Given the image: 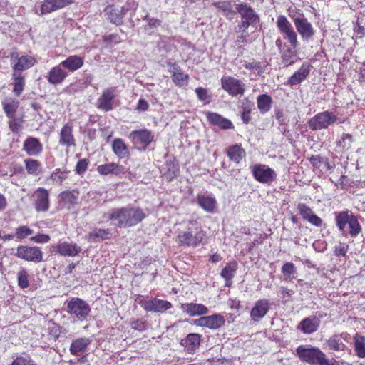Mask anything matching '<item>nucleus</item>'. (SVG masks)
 Here are the masks:
<instances>
[{
    "instance_id": "53",
    "label": "nucleus",
    "mask_w": 365,
    "mask_h": 365,
    "mask_svg": "<svg viewBox=\"0 0 365 365\" xmlns=\"http://www.w3.org/2000/svg\"><path fill=\"white\" fill-rule=\"evenodd\" d=\"M297 31L304 38H309L313 35V29L312 24H296Z\"/></svg>"
},
{
    "instance_id": "52",
    "label": "nucleus",
    "mask_w": 365,
    "mask_h": 365,
    "mask_svg": "<svg viewBox=\"0 0 365 365\" xmlns=\"http://www.w3.org/2000/svg\"><path fill=\"white\" fill-rule=\"evenodd\" d=\"M353 142V137L351 134L344 133L341 138L336 142V145L339 147H341L343 149L348 150Z\"/></svg>"
},
{
    "instance_id": "22",
    "label": "nucleus",
    "mask_w": 365,
    "mask_h": 365,
    "mask_svg": "<svg viewBox=\"0 0 365 365\" xmlns=\"http://www.w3.org/2000/svg\"><path fill=\"white\" fill-rule=\"evenodd\" d=\"M56 252L62 256L74 257L81 251V248L76 243H70L66 241L59 242L55 247Z\"/></svg>"
},
{
    "instance_id": "2",
    "label": "nucleus",
    "mask_w": 365,
    "mask_h": 365,
    "mask_svg": "<svg viewBox=\"0 0 365 365\" xmlns=\"http://www.w3.org/2000/svg\"><path fill=\"white\" fill-rule=\"evenodd\" d=\"M296 356L309 365H335L336 361L329 359L326 354L318 347L312 345H300L296 349Z\"/></svg>"
},
{
    "instance_id": "11",
    "label": "nucleus",
    "mask_w": 365,
    "mask_h": 365,
    "mask_svg": "<svg viewBox=\"0 0 365 365\" xmlns=\"http://www.w3.org/2000/svg\"><path fill=\"white\" fill-rule=\"evenodd\" d=\"M222 88L232 96H242L245 91V84L240 80L231 76L221 78Z\"/></svg>"
},
{
    "instance_id": "16",
    "label": "nucleus",
    "mask_w": 365,
    "mask_h": 365,
    "mask_svg": "<svg viewBox=\"0 0 365 365\" xmlns=\"http://www.w3.org/2000/svg\"><path fill=\"white\" fill-rule=\"evenodd\" d=\"M237 14L238 13L242 20V23H258L259 15L248 4L242 2L236 5Z\"/></svg>"
},
{
    "instance_id": "51",
    "label": "nucleus",
    "mask_w": 365,
    "mask_h": 365,
    "mask_svg": "<svg viewBox=\"0 0 365 365\" xmlns=\"http://www.w3.org/2000/svg\"><path fill=\"white\" fill-rule=\"evenodd\" d=\"M10 365H38L30 356H17Z\"/></svg>"
},
{
    "instance_id": "33",
    "label": "nucleus",
    "mask_w": 365,
    "mask_h": 365,
    "mask_svg": "<svg viewBox=\"0 0 365 365\" xmlns=\"http://www.w3.org/2000/svg\"><path fill=\"white\" fill-rule=\"evenodd\" d=\"M91 342V340L89 338H78L72 341L69 351L72 355L80 356L81 352L86 350Z\"/></svg>"
},
{
    "instance_id": "63",
    "label": "nucleus",
    "mask_w": 365,
    "mask_h": 365,
    "mask_svg": "<svg viewBox=\"0 0 365 365\" xmlns=\"http://www.w3.org/2000/svg\"><path fill=\"white\" fill-rule=\"evenodd\" d=\"M60 327L53 323V326L49 327V334L51 335L55 341H56L60 335Z\"/></svg>"
},
{
    "instance_id": "42",
    "label": "nucleus",
    "mask_w": 365,
    "mask_h": 365,
    "mask_svg": "<svg viewBox=\"0 0 365 365\" xmlns=\"http://www.w3.org/2000/svg\"><path fill=\"white\" fill-rule=\"evenodd\" d=\"M18 286L21 289H27L30 286L29 278L30 274L29 271L24 268L21 267L16 274Z\"/></svg>"
},
{
    "instance_id": "36",
    "label": "nucleus",
    "mask_w": 365,
    "mask_h": 365,
    "mask_svg": "<svg viewBox=\"0 0 365 365\" xmlns=\"http://www.w3.org/2000/svg\"><path fill=\"white\" fill-rule=\"evenodd\" d=\"M112 150L119 158L128 157L130 151L124 141L120 138H115L112 143Z\"/></svg>"
},
{
    "instance_id": "20",
    "label": "nucleus",
    "mask_w": 365,
    "mask_h": 365,
    "mask_svg": "<svg viewBox=\"0 0 365 365\" xmlns=\"http://www.w3.org/2000/svg\"><path fill=\"white\" fill-rule=\"evenodd\" d=\"M60 145L67 148L76 146V140L73 133V126L70 123L65 124L61 129L59 133Z\"/></svg>"
},
{
    "instance_id": "55",
    "label": "nucleus",
    "mask_w": 365,
    "mask_h": 365,
    "mask_svg": "<svg viewBox=\"0 0 365 365\" xmlns=\"http://www.w3.org/2000/svg\"><path fill=\"white\" fill-rule=\"evenodd\" d=\"M297 208L299 211L300 215H302V218L305 220H307V219L313 215L314 212L313 210L308 207L307 205L304 203H299L297 206Z\"/></svg>"
},
{
    "instance_id": "4",
    "label": "nucleus",
    "mask_w": 365,
    "mask_h": 365,
    "mask_svg": "<svg viewBox=\"0 0 365 365\" xmlns=\"http://www.w3.org/2000/svg\"><path fill=\"white\" fill-rule=\"evenodd\" d=\"M205 237V232L195 220H189L186 230L180 231L176 241L185 247H197Z\"/></svg>"
},
{
    "instance_id": "6",
    "label": "nucleus",
    "mask_w": 365,
    "mask_h": 365,
    "mask_svg": "<svg viewBox=\"0 0 365 365\" xmlns=\"http://www.w3.org/2000/svg\"><path fill=\"white\" fill-rule=\"evenodd\" d=\"M66 311L71 315H74L78 320L86 319L91 312L90 305L78 297H73L68 302Z\"/></svg>"
},
{
    "instance_id": "23",
    "label": "nucleus",
    "mask_w": 365,
    "mask_h": 365,
    "mask_svg": "<svg viewBox=\"0 0 365 365\" xmlns=\"http://www.w3.org/2000/svg\"><path fill=\"white\" fill-rule=\"evenodd\" d=\"M74 0H44L41 4V12L49 14L72 4Z\"/></svg>"
},
{
    "instance_id": "59",
    "label": "nucleus",
    "mask_w": 365,
    "mask_h": 365,
    "mask_svg": "<svg viewBox=\"0 0 365 365\" xmlns=\"http://www.w3.org/2000/svg\"><path fill=\"white\" fill-rule=\"evenodd\" d=\"M349 246L346 244H339L334 247V255L337 257L345 256L348 252Z\"/></svg>"
},
{
    "instance_id": "10",
    "label": "nucleus",
    "mask_w": 365,
    "mask_h": 365,
    "mask_svg": "<svg viewBox=\"0 0 365 365\" xmlns=\"http://www.w3.org/2000/svg\"><path fill=\"white\" fill-rule=\"evenodd\" d=\"M133 144L145 150L154 140V134L148 129L133 130L128 135Z\"/></svg>"
},
{
    "instance_id": "43",
    "label": "nucleus",
    "mask_w": 365,
    "mask_h": 365,
    "mask_svg": "<svg viewBox=\"0 0 365 365\" xmlns=\"http://www.w3.org/2000/svg\"><path fill=\"white\" fill-rule=\"evenodd\" d=\"M173 81L178 86L182 87L187 85L188 75L184 74L178 66L173 68Z\"/></svg>"
},
{
    "instance_id": "45",
    "label": "nucleus",
    "mask_w": 365,
    "mask_h": 365,
    "mask_svg": "<svg viewBox=\"0 0 365 365\" xmlns=\"http://www.w3.org/2000/svg\"><path fill=\"white\" fill-rule=\"evenodd\" d=\"M289 24H278L280 30L284 31L286 34V38L289 41L290 45L289 46L296 47L297 46V34L289 28Z\"/></svg>"
},
{
    "instance_id": "60",
    "label": "nucleus",
    "mask_w": 365,
    "mask_h": 365,
    "mask_svg": "<svg viewBox=\"0 0 365 365\" xmlns=\"http://www.w3.org/2000/svg\"><path fill=\"white\" fill-rule=\"evenodd\" d=\"M11 120L9 122V126L12 132L17 133L21 127V121L20 119L14 118H10Z\"/></svg>"
},
{
    "instance_id": "57",
    "label": "nucleus",
    "mask_w": 365,
    "mask_h": 365,
    "mask_svg": "<svg viewBox=\"0 0 365 365\" xmlns=\"http://www.w3.org/2000/svg\"><path fill=\"white\" fill-rule=\"evenodd\" d=\"M130 325L133 329L139 331H145L147 329V322L143 319L133 320Z\"/></svg>"
},
{
    "instance_id": "28",
    "label": "nucleus",
    "mask_w": 365,
    "mask_h": 365,
    "mask_svg": "<svg viewBox=\"0 0 365 365\" xmlns=\"http://www.w3.org/2000/svg\"><path fill=\"white\" fill-rule=\"evenodd\" d=\"M96 170L101 175H107L109 174L120 175L125 173V168L123 165L115 163L100 165L97 167Z\"/></svg>"
},
{
    "instance_id": "19",
    "label": "nucleus",
    "mask_w": 365,
    "mask_h": 365,
    "mask_svg": "<svg viewBox=\"0 0 365 365\" xmlns=\"http://www.w3.org/2000/svg\"><path fill=\"white\" fill-rule=\"evenodd\" d=\"M312 68L310 63H303L301 67L289 78L287 83L292 87L299 85L308 77Z\"/></svg>"
},
{
    "instance_id": "56",
    "label": "nucleus",
    "mask_w": 365,
    "mask_h": 365,
    "mask_svg": "<svg viewBox=\"0 0 365 365\" xmlns=\"http://www.w3.org/2000/svg\"><path fill=\"white\" fill-rule=\"evenodd\" d=\"M88 160L86 158L79 160L75 168V171L78 175H81L86 172L88 168Z\"/></svg>"
},
{
    "instance_id": "21",
    "label": "nucleus",
    "mask_w": 365,
    "mask_h": 365,
    "mask_svg": "<svg viewBox=\"0 0 365 365\" xmlns=\"http://www.w3.org/2000/svg\"><path fill=\"white\" fill-rule=\"evenodd\" d=\"M202 336L200 334L191 333L181 340L180 344L185 351L189 354H193L199 348Z\"/></svg>"
},
{
    "instance_id": "31",
    "label": "nucleus",
    "mask_w": 365,
    "mask_h": 365,
    "mask_svg": "<svg viewBox=\"0 0 365 365\" xmlns=\"http://www.w3.org/2000/svg\"><path fill=\"white\" fill-rule=\"evenodd\" d=\"M206 116L210 123L217 125L222 129H231L233 128V125L230 120L223 118L221 115L217 113L207 112L206 113Z\"/></svg>"
},
{
    "instance_id": "58",
    "label": "nucleus",
    "mask_w": 365,
    "mask_h": 365,
    "mask_svg": "<svg viewBox=\"0 0 365 365\" xmlns=\"http://www.w3.org/2000/svg\"><path fill=\"white\" fill-rule=\"evenodd\" d=\"M240 108L242 109V112L245 113H251L253 107L254 103L250 101L248 98H244L240 101Z\"/></svg>"
},
{
    "instance_id": "38",
    "label": "nucleus",
    "mask_w": 365,
    "mask_h": 365,
    "mask_svg": "<svg viewBox=\"0 0 365 365\" xmlns=\"http://www.w3.org/2000/svg\"><path fill=\"white\" fill-rule=\"evenodd\" d=\"M227 153L230 160L236 163H239L245 156V151L240 144L230 146Z\"/></svg>"
},
{
    "instance_id": "62",
    "label": "nucleus",
    "mask_w": 365,
    "mask_h": 365,
    "mask_svg": "<svg viewBox=\"0 0 365 365\" xmlns=\"http://www.w3.org/2000/svg\"><path fill=\"white\" fill-rule=\"evenodd\" d=\"M168 170L170 173V177L173 178L178 175L179 168L174 163L170 162L167 163Z\"/></svg>"
},
{
    "instance_id": "64",
    "label": "nucleus",
    "mask_w": 365,
    "mask_h": 365,
    "mask_svg": "<svg viewBox=\"0 0 365 365\" xmlns=\"http://www.w3.org/2000/svg\"><path fill=\"white\" fill-rule=\"evenodd\" d=\"M307 221L316 227H321L322 225V220L315 214L310 216Z\"/></svg>"
},
{
    "instance_id": "8",
    "label": "nucleus",
    "mask_w": 365,
    "mask_h": 365,
    "mask_svg": "<svg viewBox=\"0 0 365 365\" xmlns=\"http://www.w3.org/2000/svg\"><path fill=\"white\" fill-rule=\"evenodd\" d=\"M15 255L27 262L38 263L43 259V252L36 246L20 245L16 249Z\"/></svg>"
},
{
    "instance_id": "49",
    "label": "nucleus",
    "mask_w": 365,
    "mask_h": 365,
    "mask_svg": "<svg viewBox=\"0 0 365 365\" xmlns=\"http://www.w3.org/2000/svg\"><path fill=\"white\" fill-rule=\"evenodd\" d=\"M68 171L56 169L51 175L50 178L58 184H61L67 178Z\"/></svg>"
},
{
    "instance_id": "12",
    "label": "nucleus",
    "mask_w": 365,
    "mask_h": 365,
    "mask_svg": "<svg viewBox=\"0 0 365 365\" xmlns=\"http://www.w3.org/2000/svg\"><path fill=\"white\" fill-rule=\"evenodd\" d=\"M115 92V87H109L104 89L100 97L97 99L96 108L104 112L112 110L113 109Z\"/></svg>"
},
{
    "instance_id": "35",
    "label": "nucleus",
    "mask_w": 365,
    "mask_h": 365,
    "mask_svg": "<svg viewBox=\"0 0 365 365\" xmlns=\"http://www.w3.org/2000/svg\"><path fill=\"white\" fill-rule=\"evenodd\" d=\"M12 80L13 93L16 96H19L22 93L26 84L25 76L21 72H13Z\"/></svg>"
},
{
    "instance_id": "47",
    "label": "nucleus",
    "mask_w": 365,
    "mask_h": 365,
    "mask_svg": "<svg viewBox=\"0 0 365 365\" xmlns=\"http://www.w3.org/2000/svg\"><path fill=\"white\" fill-rule=\"evenodd\" d=\"M242 66L252 71H257L258 75H261L265 71V65L259 61H253L252 62L244 61Z\"/></svg>"
},
{
    "instance_id": "15",
    "label": "nucleus",
    "mask_w": 365,
    "mask_h": 365,
    "mask_svg": "<svg viewBox=\"0 0 365 365\" xmlns=\"http://www.w3.org/2000/svg\"><path fill=\"white\" fill-rule=\"evenodd\" d=\"M139 304L146 312H164L172 307L170 302L158 298L141 301Z\"/></svg>"
},
{
    "instance_id": "13",
    "label": "nucleus",
    "mask_w": 365,
    "mask_h": 365,
    "mask_svg": "<svg viewBox=\"0 0 365 365\" xmlns=\"http://www.w3.org/2000/svg\"><path fill=\"white\" fill-rule=\"evenodd\" d=\"M34 206L37 212H46L50 207L49 192L43 187L37 188L34 193Z\"/></svg>"
},
{
    "instance_id": "25",
    "label": "nucleus",
    "mask_w": 365,
    "mask_h": 365,
    "mask_svg": "<svg viewBox=\"0 0 365 365\" xmlns=\"http://www.w3.org/2000/svg\"><path fill=\"white\" fill-rule=\"evenodd\" d=\"M319 324L320 319L316 316H312L302 320L298 329L305 334H310L317 331Z\"/></svg>"
},
{
    "instance_id": "29",
    "label": "nucleus",
    "mask_w": 365,
    "mask_h": 365,
    "mask_svg": "<svg viewBox=\"0 0 365 365\" xmlns=\"http://www.w3.org/2000/svg\"><path fill=\"white\" fill-rule=\"evenodd\" d=\"M198 205L209 213H214L217 210V201L214 197L205 195H198L197 197Z\"/></svg>"
},
{
    "instance_id": "48",
    "label": "nucleus",
    "mask_w": 365,
    "mask_h": 365,
    "mask_svg": "<svg viewBox=\"0 0 365 365\" xmlns=\"http://www.w3.org/2000/svg\"><path fill=\"white\" fill-rule=\"evenodd\" d=\"M282 272L285 277V280L291 281L295 278L296 267L292 262H286L282 267Z\"/></svg>"
},
{
    "instance_id": "9",
    "label": "nucleus",
    "mask_w": 365,
    "mask_h": 365,
    "mask_svg": "<svg viewBox=\"0 0 365 365\" xmlns=\"http://www.w3.org/2000/svg\"><path fill=\"white\" fill-rule=\"evenodd\" d=\"M11 66L13 72H21L27 70L34 66L36 60L31 56L26 55L20 56L17 51L10 53Z\"/></svg>"
},
{
    "instance_id": "39",
    "label": "nucleus",
    "mask_w": 365,
    "mask_h": 365,
    "mask_svg": "<svg viewBox=\"0 0 365 365\" xmlns=\"http://www.w3.org/2000/svg\"><path fill=\"white\" fill-rule=\"evenodd\" d=\"M354 346L356 356L365 358V336L356 334L354 336Z\"/></svg>"
},
{
    "instance_id": "3",
    "label": "nucleus",
    "mask_w": 365,
    "mask_h": 365,
    "mask_svg": "<svg viewBox=\"0 0 365 365\" xmlns=\"http://www.w3.org/2000/svg\"><path fill=\"white\" fill-rule=\"evenodd\" d=\"M336 225L344 237H356L362 230L358 218L351 212L344 210L335 213Z\"/></svg>"
},
{
    "instance_id": "27",
    "label": "nucleus",
    "mask_w": 365,
    "mask_h": 365,
    "mask_svg": "<svg viewBox=\"0 0 365 365\" xmlns=\"http://www.w3.org/2000/svg\"><path fill=\"white\" fill-rule=\"evenodd\" d=\"M180 309L190 317L203 315L208 313V309L204 304L193 302L181 304Z\"/></svg>"
},
{
    "instance_id": "14",
    "label": "nucleus",
    "mask_w": 365,
    "mask_h": 365,
    "mask_svg": "<svg viewBox=\"0 0 365 365\" xmlns=\"http://www.w3.org/2000/svg\"><path fill=\"white\" fill-rule=\"evenodd\" d=\"M225 319L220 314L201 317L194 321L196 326L204 327L211 329H217L225 324Z\"/></svg>"
},
{
    "instance_id": "50",
    "label": "nucleus",
    "mask_w": 365,
    "mask_h": 365,
    "mask_svg": "<svg viewBox=\"0 0 365 365\" xmlns=\"http://www.w3.org/2000/svg\"><path fill=\"white\" fill-rule=\"evenodd\" d=\"M33 233V230L26 225H21L16 229L15 236L18 240H21L31 235Z\"/></svg>"
},
{
    "instance_id": "41",
    "label": "nucleus",
    "mask_w": 365,
    "mask_h": 365,
    "mask_svg": "<svg viewBox=\"0 0 365 365\" xmlns=\"http://www.w3.org/2000/svg\"><path fill=\"white\" fill-rule=\"evenodd\" d=\"M24 163L25 168L29 175L37 176L41 173V165L38 160L29 158L24 160Z\"/></svg>"
},
{
    "instance_id": "61",
    "label": "nucleus",
    "mask_w": 365,
    "mask_h": 365,
    "mask_svg": "<svg viewBox=\"0 0 365 365\" xmlns=\"http://www.w3.org/2000/svg\"><path fill=\"white\" fill-rule=\"evenodd\" d=\"M50 240V237L46 234H38L31 237V241L36 243H46Z\"/></svg>"
},
{
    "instance_id": "17",
    "label": "nucleus",
    "mask_w": 365,
    "mask_h": 365,
    "mask_svg": "<svg viewBox=\"0 0 365 365\" xmlns=\"http://www.w3.org/2000/svg\"><path fill=\"white\" fill-rule=\"evenodd\" d=\"M270 309V304L266 299H259L255 302L250 311V318L255 322H259Z\"/></svg>"
},
{
    "instance_id": "1",
    "label": "nucleus",
    "mask_w": 365,
    "mask_h": 365,
    "mask_svg": "<svg viewBox=\"0 0 365 365\" xmlns=\"http://www.w3.org/2000/svg\"><path fill=\"white\" fill-rule=\"evenodd\" d=\"M107 215V218L112 222L113 225L120 228L135 226L147 216L142 208L131 205L113 208L108 212Z\"/></svg>"
},
{
    "instance_id": "7",
    "label": "nucleus",
    "mask_w": 365,
    "mask_h": 365,
    "mask_svg": "<svg viewBox=\"0 0 365 365\" xmlns=\"http://www.w3.org/2000/svg\"><path fill=\"white\" fill-rule=\"evenodd\" d=\"M338 118L331 112H321L308 121V125L312 130H319L327 128L330 125L336 123Z\"/></svg>"
},
{
    "instance_id": "30",
    "label": "nucleus",
    "mask_w": 365,
    "mask_h": 365,
    "mask_svg": "<svg viewBox=\"0 0 365 365\" xmlns=\"http://www.w3.org/2000/svg\"><path fill=\"white\" fill-rule=\"evenodd\" d=\"M68 76V73L63 70L61 63L52 68L48 72L47 79L48 81L53 85L61 83Z\"/></svg>"
},
{
    "instance_id": "44",
    "label": "nucleus",
    "mask_w": 365,
    "mask_h": 365,
    "mask_svg": "<svg viewBox=\"0 0 365 365\" xmlns=\"http://www.w3.org/2000/svg\"><path fill=\"white\" fill-rule=\"evenodd\" d=\"M2 105L6 116L13 118L19 107V101L12 98L6 99Z\"/></svg>"
},
{
    "instance_id": "37",
    "label": "nucleus",
    "mask_w": 365,
    "mask_h": 365,
    "mask_svg": "<svg viewBox=\"0 0 365 365\" xmlns=\"http://www.w3.org/2000/svg\"><path fill=\"white\" fill-rule=\"evenodd\" d=\"M78 192L76 190L64 191L60 195L61 202L68 209H71L77 203Z\"/></svg>"
},
{
    "instance_id": "24",
    "label": "nucleus",
    "mask_w": 365,
    "mask_h": 365,
    "mask_svg": "<svg viewBox=\"0 0 365 365\" xmlns=\"http://www.w3.org/2000/svg\"><path fill=\"white\" fill-rule=\"evenodd\" d=\"M281 59L284 67H288L296 63L299 60L296 47L284 45L280 48Z\"/></svg>"
},
{
    "instance_id": "54",
    "label": "nucleus",
    "mask_w": 365,
    "mask_h": 365,
    "mask_svg": "<svg viewBox=\"0 0 365 365\" xmlns=\"http://www.w3.org/2000/svg\"><path fill=\"white\" fill-rule=\"evenodd\" d=\"M195 92L200 101H204L205 103H207L210 101L211 96L208 93L207 89L202 87H198L195 88Z\"/></svg>"
},
{
    "instance_id": "46",
    "label": "nucleus",
    "mask_w": 365,
    "mask_h": 365,
    "mask_svg": "<svg viewBox=\"0 0 365 365\" xmlns=\"http://www.w3.org/2000/svg\"><path fill=\"white\" fill-rule=\"evenodd\" d=\"M327 344L330 350L334 351H344L346 348V346L338 339L337 336L329 338L327 341Z\"/></svg>"
},
{
    "instance_id": "26",
    "label": "nucleus",
    "mask_w": 365,
    "mask_h": 365,
    "mask_svg": "<svg viewBox=\"0 0 365 365\" xmlns=\"http://www.w3.org/2000/svg\"><path fill=\"white\" fill-rule=\"evenodd\" d=\"M23 150L31 156H37L43 150V145L38 139L28 137L23 145Z\"/></svg>"
},
{
    "instance_id": "18",
    "label": "nucleus",
    "mask_w": 365,
    "mask_h": 365,
    "mask_svg": "<svg viewBox=\"0 0 365 365\" xmlns=\"http://www.w3.org/2000/svg\"><path fill=\"white\" fill-rule=\"evenodd\" d=\"M237 4L233 0L219 1L212 3L217 11L230 20L237 15Z\"/></svg>"
},
{
    "instance_id": "5",
    "label": "nucleus",
    "mask_w": 365,
    "mask_h": 365,
    "mask_svg": "<svg viewBox=\"0 0 365 365\" xmlns=\"http://www.w3.org/2000/svg\"><path fill=\"white\" fill-rule=\"evenodd\" d=\"M254 178L259 182L272 185L277 180L276 172L265 164L257 163L250 167Z\"/></svg>"
},
{
    "instance_id": "32",
    "label": "nucleus",
    "mask_w": 365,
    "mask_h": 365,
    "mask_svg": "<svg viewBox=\"0 0 365 365\" xmlns=\"http://www.w3.org/2000/svg\"><path fill=\"white\" fill-rule=\"evenodd\" d=\"M83 63L84 61L82 57L73 55L68 57L60 63L61 66H63V68H66L71 72H74L81 68L83 66Z\"/></svg>"
},
{
    "instance_id": "34",
    "label": "nucleus",
    "mask_w": 365,
    "mask_h": 365,
    "mask_svg": "<svg viewBox=\"0 0 365 365\" xmlns=\"http://www.w3.org/2000/svg\"><path fill=\"white\" fill-rule=\"evenodd\" d=\"M237 267V262L234 260L227 263L221 270L220 276L225 280L226 285L229 286L232 283V279L235 274Z\"/></svg>"
},
{
    "instance_id": "40",
    "label": "nucleus",
    "mask_w": 365,
    "mask_h": 365,
    "mask_svg": "<svg viewBox=\"0 0 365 365\" xmlns=\"http://www.w3.org/2000/svg\"><path fill=\"white\" fill-rule=\"evenodd\" d=\"M257 108L262 114L267 113L272 106V98L267 94H262L257 97Z\"/></svg>"
}]
</instances>
